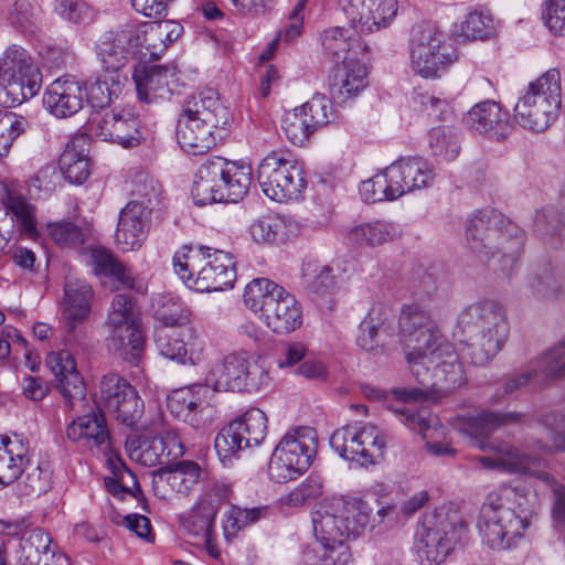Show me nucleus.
I'll return each instance as SVG.
<instances>
[{"instance_id":"27","label":"nucleus","mask_w":565,"mask_h":565,"mask_svg":"<svg viewBox=\"0 0 565 565\" xmlns=\"http://www.w3.org/2000/svg\"><path fill=\"white\" fill-rule=\"evenodd\" d=\"M128 29L134 35L131 39L137 44L140 60L147 56L152 60L159 58L183 31V26L172 20L128 24Z\"/></svg>"},{"instance_id":"54","label":"nucleus","mask_w":565,"mask_h":565,"mask_svg":"<svg viewBox=\"0 0 565 565\" xmlns=\"http://www.w3.org/2000/svg\"><path fill=\"white\" fill-rule=\"evenodd\" d=\"M234 428L239 431L245 447L260 445L267 431V417L259 408H252L242 417L232 422Z\"/></svg>"},{"instance_id":"2","label":"nucleus","mask_w":565,"mask_h":565,"mask_svg":"<svg viewBox=\"0 0 565 565\" xmlns=\"http://www.w3.org/2000/svg\"><path fill=\"white\" fill-rule=\"evenodd\" d=\"M399 339L412 374L424 388L404 390L403 399H417L429 388L450 392L466 382L462 365L430 315L408 305L399 317Z\"/></svg>"},{"instance_id":"24","label":"nucleus","mask_w":565,"mask_h":565,"mask_svg":"<svg viewBox=\"0 0 565 565\" xmlns=\"http://www.w3.org/2000/svg\"><path fill=\"white\" fill-rule=\"evenodd\" d=\"M344 14L359 33H374L391 25L397 14L396 0H339Z\"/></svg>"},{"instance_id":"36","label":"nucleus","mask_w":565,"mask_h":565,"mask_svg":"<svg viewBox=\"0 0 565 565\" xmlns=\"http://www.w3.org/2000/svg\"><path fill=\"white\" fill-rule=\"evenodd\" d=\"M366 76L367 67L360 57L342 62L330 76L331 97L338 103H345L355 97L366 87Z\"/></svg>"},{"instance_id":"37","label":"nucleus","mask_w":565,"mask_h":565,"mask_svg":"<svg viewBox=\"0 0 565 565\" xmlns=\"http://www.w3.org/2000/svg\"><path fill=\"white\" fill-rule=\"evenodd\" d=\"M182 114L198 117L201 121L218 130H225L231 118L228 108L221 100L217 92L212 88L192 95L185 102Z\"/></svg>"},{"instance_id":"32","label":"nucleus","mask_w":565,"mask_h":565,"mask_svg":"<svg viewBox=\"0 0 565 565\" xmlns=\"http://www.w3.org/2000/svg\"><path fill=\"white\" fill-rule=\"evenodd\" d=\"M387 175L398 196L430 186L434 167L422 157H401L387 166Z\"/></svg>"},{"instance_id":"3","label":"nucleus","mask_w":565,"mask_h":565,"mask_svg":"<svg viewBox=\"0 0 565 565\" xmlns=\"http://www.w3.org/2000/svg\"><path fill=\"white\" fill-rule=\"evenodd\" d=\"M533 507L530 499L512 487L489 493L478 519L482 542L494 551L513 547L530 526Z\"/></svg>"},{"instance_id":"25","label":"nucleus","mask_w":565,"mask_h":565,"mask_svg":"<svg viewBox=\"0 0 565 565\" xmlns=\"http://www.w3.org/2000/svg\"><path fill=\"white\" fill-rule=\"evenodd\" d=\"M154 340L159 353L179 364L196 365L204 359L205 340L191 327L181 330L160 329Z\"/></svg>"},{"instance_id":"23","label":"nucleus","mask_w":565,"mask_h":565,"mask_svg":"<svg viewBox=\"0 0 565 565\" xmlns=\"http://www.w3.org/2000/svg\"><path fill=\"white\" fill-rule=\"evenodd\" d=\"M92 125L98 137L122 148L138 147L145 140L138 118L127 109L98 111L93 116Z\"/></svg>"},{"instance_id":"28","label":"nucleus","mask_w":565,"mask_h":565,"mask_svg":"<svg viewBox=\"0 0 565 565\" xmlns=\"http://www.w3.org/2000/svg\"><path fill=\"white\" fill-rule=\"evenodd\" d=\"M203 471L191 460H183L152 472V489L160 499H170L174 493L186 495L199 483Z\"/></svg>"},{"instance_id":"50","label":"nucleus","mask_w":565,"mask_h":565,"mask_svg":"<svg viewBox=\"0 0 565 565\" xmlns=\"http://www.w3.org/2000/svg\"><path fill=\"white\" fill-rule=\"evenodd\" d=\"M88 265L97 276L109 277L121 285L134 288L131 271L120 264L107 248L95 246L88 249Z\"/></svg>"},{"instance_id":"63","label":"nucleus","mask_w":565,"mask_h":565,"mask_svg":"<svg viewBox=\"0 0 565 565\" xmlns=\"http://www.w3.org/2000/svg\"><path fill=\"white\" fill-rule=\"evenodd\" d=\"M214 448L220 460L227 465L232 461V458L242 449L246 448L244 440L239 431L234 428V425L230 423L226 427L221 429L214 440Z\"/></svg>"},{"instance_id":"61","label":"nucleus","mask_w":565,"mask_h":565,"mask_svg":"<svg viewBox=\"0 0 565 565\" xmlns=\"http://www.w3.org/2000/svg\"><path fill=\"white\" fill-rule=\"evenodd\" d=\"M301 111L306 114L309 124L312 125L313 130L327 126L335 118V113L330 99L323 95H315L311 99L299 106Z\"/></svg>"},{"instance_id":"58","label":"nucleus","mask_w":565,"mask_h":565,"mask_svg":"<svg viewBox=\"0 0 565 565\" xmlns=\"http://www.w3.org/2000/svg\"><path fill=\"white\" fill-rule=\"evenodd\" d=\"M306 116L299 107H296L286 111L281 118V129L288 140L296 146H302L315 132Z\"/></svg>"},{"instance_id":"52","label":"nucleus","mask_w":565,"mask_h":565,"mask_svg":"<svg viewBox=\"0 0 565 565\" xmlns=\"http://www.w3.org/2000/svg\"><path fill=\"white\" fill-rule=\"evenodd\" d=\"M428 146L433 156L445 161H452L461 150L460 136L452 127L438 126L429 130Z\"/></svg>"},{"instance_id":"49","label":"nucleus","mask_w":565,"mask_h":565,"mask_svg":"<svg viewBox=\"0 0 565 565\" xmlns=\"http://www.w3.org/2000/svg\"><path fill=\"white\" fill-rule=\"evenodd\" d=\"M126 79L121 74H114L105 70L102 71L96 77L90 78L87 85H84L85 97L94 108H99L100 111L109 110L107 106L113 97H116Z\"/></svg>"},{"instance_id":"51","label":"nucleus","mask_w":565,"mask_h":565,"mask_svg":"<svg viewBox=\"0 0 565 565\" xmlns=\"http://www.w3.org/2000/svg\"><path fill=\"white\" fill-rule=\"evenodd\" d=\"M296 228L291 221L275 216L255 220L249 227L253 239L257 243L275 244L282 243L290 237Z\"/></svg>"},{"instance_id":"35","label":"nucleus","mask_w":565,"mask_h":565,"mask_svg":"<svg viewBox=\"0 0 565 565\" xmlns=\"http://www.w3.org/2000/svg\"><path fill=\"white\" fill-rule=\"evenodd\" d=\"M72 441L78 443L92 451L106 455L110 450V436L104 414L93 412L78 416L66 428Z\"/></svg>"},{"instance_id":"56","label":"nucleus","mask_w":565,"mask_h":565,"mask_svg":"<svg viewBox=\"0 0 565 565\" xmlns=\"http://www.w3.org/2000/svg\"><path fill=\"white\" fill-rule=\"evenodd\" d=\"M156 319L164 327L183 324L189 319V311L183 303L172 295H159L152 300Z\"/></svg>"},{"instance_id":"17","label":"nucleus","mask_w":565,"mask_h":565,"mask_svg":"<svg viewBox=\"0 0 565 565\" xmlns=\"http://www.w3.org/2000/svg\"><path fill=\"white\" fill-rule=\"evenodd\" d=\"M457 60L454 46L433 26L417 31L411 43V67L423 78L435 79Z\"/></svg>"},{"instance_id":"33","label":"nucleus","mask_w":565,"mask_h":565,"mask_svg":"<svg viewBox=\"0 0 565 565\" xmlns=\"http://www.w3.org/2000/svg\"><path fill=\"white\" fill-rule=\"evenodd\" d=\"M84 99V84L73 76H63L49 85L43 103L52 115L65 118L79 111Z\"/></svg>"},{"instance_id":"62","label":"nucleus","mask_w":565,"mask_h":565,"mask_svg":"<svg viewBox=\"0 0 565 565\" xmlns=\"http://www.w3.org/2000/svg\"><path fill=\"white\" fill-rule=\"evenodd\" d=\"M495 32L492 15L482 11H472L461 23V34L468 40H483Z\"/></svg>"},{"instance_id":"45","label":"nucleus","mask_w":565,"mask_h":565,"mask_svg":"<svg viewBox=\"0 0 565 565\" xmlns=\"http://www.w3.org/2000/svg\"><path fill=\"white\" fill-rule=\"evenodd\" d=\"M224 202L242 200L252 184V167L242 161H230L220 157Z\"/></svg>"},{"instance_id":"5","label":"nucleus","mask_w":565,"mask_h":565,"mask_svg":"<svg viewBox=\"0 0 565 565\" xmlns=\"http://www.w3.org/2000/svg\"><path fill=\"white\" fill-rule=\"evenodd\" d=\"M458 327L467 337L463 356L475 365H484L502 349L509 337L505 309L494 300L473 302L458 317Z\"/></svg>"},{"instance_id":"31","label":"nucleus","mask_w":565,"mask_h":565,"mask_svg":"<svg viewBox=\"0 0 565 565\" xmlns=\"http://www.w3.org/2000/svg\"><path fill=\"white\" fill-rule=\"evenodd\" d=\"M134 36L128 25L117 31L103 34L96 43V55L103 70L120 74V71L132 60L138 57L137 44L132 42Z\"/></svg>"},{"instance_id":"44","label":"nucleus","mask_w":565,"mask_h":565,"mask_svg":"<svg viewBox=\"0 0 565 565\" xmlns=\"http://www.w3.org/2000/svg\"><path fill=\"white\" fill-rule=\"evenodd\" d=\"M29 462L28 448L19 439L0 438V489L13 483Z\"/></svg>"},{"instance_id":"41","label":"nucleus","mask_w":565,"mask_h":565,"mask_svg":"<svg viewBox=\"0 0 565 565\" xmlns=\"http://www.w3.org/2000/svg\"><path fill=\"white\" fill-rule=\"evenodd\" d=\"M58 166L68 182L83 183L90 173L88 139L83 135L71 139L60 156Z\"/></svg>"},{"instance_id":"57","label":"nucleus","mask_w":565,"mask_h":565,"mask_svg":"<svg viewBox=\"0 0 565 565\" xmlns=\"http://www.w3.org/2000/svg\"><path fill=\"white\" fill-rule=\"evenodd\" d=\"M394 183L390 181L387 175V167L373 178L365 180L360 185V194L364 202L375 203L385 200L393 201L398 199V193L394 188Z\"/></svg>"},{"instance_id":"14","label":"nucleus","mask_w":565,"mask_h":565,"mask_svg":"<svg viewBox=\"0 0 565 565\" xmlns=\"http://www.w3.org/2000/svg\"><path fill=\"white\" fill-rule=\"evenodd\" d=\"M0 104L15 107L32 98L41 87V73L30 54L12 45L0 57Z\"/></svg>"},{"instance_id":"34","label":"nucleus","mask_w":565,"mask_h":565,"mask_svg":"<svg viewBox=\"0 0 565 565\" xmlns=\"http://www.w3.org/2000/svg\"><path fill=\"white\" fill-rule=\"evenodd\" d=\"M466 126L480 135L501 140L512 131L509 113L495 102H482L475 105L463 118Z\"/></svg>"},{"instance_id":"59","label":"nucleus","mask_w":565,"mask_h":565,"mask_svg":"<svg viewBox=\"0 0 565 565\" xmlns=\"http://www.w3.org/2000/svg\"><path fill=\"white\" fill-rule=\"evenodd\" d=\"M29 128L30 122L25 117L0 110V157L7 156L13 140Z\"/></svg>"},{"instance_id":"6","label":"nucleus","mask_w":565,"mask_h":565,"mask_svg":"<svg viewBox=\"0 0 565 565\" xmlns=\"http://www.w3.org/2000/svg\"><path fill=\"white\" fill-rule=\"evenodd\" d=\"M207 246L184 245L172 257L175 275L198 292L221 291L233 287L235 264L230 253Z\"/></svg>"},{"instance_id":"38","label":"nucleus","mask_w":565,"mask_h":565,"mask_svg":"<svg viewBox=\"0 0 565 565\" xmlns=\"http://www.w3.org/2000/svg\"><path fill=\"white\" fill-rule=\"evenodd\" d=\"M218 129L200 119L182 114L177 125V140L191 154H202L215 146Z\"/></svg>"},{"instance_id":"40","label":"nucleus","mask_w":565,"mask_h":565,"mask_svg":"<svg viewBox=\"0 0 565 565\" xmlns=\"http://www.w3.org/2000/svg\"><path fill=\"white\" fill-rule=\"evenodd\" d=\"M220 164V157H213L206 159L199 167L191 190L196 205L224 202Z\"/></svg>"},{"instance_id":"64","label":"nucleus","mask_w":565,"mask_h":565,"mask_svg":"<svg viewBox=\"0 0 565 565\" xmlns=\"http://www.w3.org/2000/svg\"><path fill=\"white\" fill-rule=\"evenodd\" d=\"M49 234L62 247H78L85 242L84 230L72 222L50 224Z\"/></svg>"},{"instance_id":"48","label":"nucleus","mask_w":565,"mask_h":565,"mask_svg":"<svg viewBox=\"0 0 565 565\" xmlns=\"http://www.w3.org/2000/svg\"><path fill=\"white\" fill-rule=\"evenodd\" d=\"M390 310L383 306H373L359 326L356 344L364 351L373 352L380 347V337L387 333Z\"/></svg>"},{"instance_id":"16","label":"nucleus","mask_w":565,"mask_h":565,"mask_svg":"<svg viewBox=\"0 0 565 565\" xmlns=\"http://www.w3.org/2000/svg\"><path fill=\"white\" fill-rule=\"evenodd\" d=\"M105 326L107 345L119 356L132 360L142 350L145 337L130 297L118 294L113 298Z\"/></svg>"},{"instance_id":"39","label":"nucleus","mask_w":565,"mask_h":565,"mask_svg":"<svg viewBox=\"0 0 565 565\" xmlns=\"http://www.w3.org/2000/svg\"><path fill=\"white\" fill-rule=\"evenodd\" d=\"M321 45L324 54L337 62L364 56L367 49L354 28L343 26L326 29L321 34Z\"/></svg>"},{"instance_id":"11","label":"nucleus","mask_w":565,"mask_h":565,"mask_svg":"<svg viewBox=\"0 0 565 565\" xmlns=\"http://www.w3.org/2000/svg\"><path fill=\"white\" fill-rule=\"evenodd\" d=\"M467 526L455 510L440 509L426 515L417 531L416 550L422 563L438 565L446 561L463 539Z\"/></svg>"},{"instance_id":"20","label":"nucleus","mask_w":565,"mask_h":565,"mask_svg":"<svg viewBox=\"0 0 565 565\" xmlns=\"http://www.w3.org/2000/svg\"><path fill=\"white\" fill-rule=\"evenodd\" d=\"M98 404L127 427H134L143 411L136 388L117 374H108L102 379Z\"/></svg>"},{"instance_id":"10","label":"nucleus","mask_w":565,"mask_h":565,"mask_svg":"<svg viewBox=\"0 0 565 565\" xmlns=\"http://www.w3.org/2000/svg\"><path fill=\"white\" fill-rule=\"evenodd\" d=\"M561 73L550 68L531 82L514 106L516 122L533 131L545 130L557 117L561 107Z\"/></svg>"},{"instance_id":"15","label":"nucleus","mask_w":565,"mask_h":565,"mask_svg":"<svg viewBox=\"0 0 565 565\" xmlns=\"http://www.w3.org/2000/svg\"><path fill=\"white\" fill-rule=\"evenodd\" d=\"M270 376L265 366L250 361L246 351L227 354L205 375L212 391L253 392L267 386Z\"/></svg>"},{"instance_id":"9","label":"nucleus","mask_w":565,"mask_h":565,"mask_svg":"<svg viewBox=\"0 0 565 565\" xmlns=\"http://www.w3.org/2000/svg\"><path fill=\"white\" fill-rule=\"evenodd\" d=\"M132 193V200L119 213L115 243L121 252L138 250L145 243L151 223L152 209L160 204L162 189L153 179L140 174Z\"/></svg>"},{"instance_id":"1","label":"nucleus","mask_w":565,"mask_h":565,"mask_svg":"<svg viewBox=\"0 0 565 565\" xmlns=\"http://www.w3.org/2000/svg\"><path fill=\"white\" fill-rule=\"evenodd\" d=\"M514 419L515 416L513 414L481 412L475 416L468 417L460 430L469 436L473 447L489 452L478 459L484 468L507 472L529 473L548 483L552 488V521L557 529L565 530V486L556 482L548 472L532 470L530 467L532 463L540 461L541 455L565 450V418L557 414L547 415L544 423L548 441L542 444L541 440H537L533 444V449L530 454H521L507 443L495 440L488 441L484 439L495 428Z\"/></svg>"},{"instance_id":"13","label":"nucleus","mask_w":565,"mask_h":565,"mask_svg":"<svg viewBox=\"0 0 565 565\" xmlns=\"http://www.w3.org/2000/svg\"><path fill=\"white\" fill-rule=\"evenodd\" d=\"M256 178L264 194L277 202L296 201L307 188L302 163L285 150L267 153L258 163Z\"/></svg>"},{"instance_id":"55","label":"nucleus","mask_w":565,"mask_h":565,"mask_svg":"<svg viewBox=\"0 0 565 565\" xmlns=\"http://www.w3.org/2000/svg\"><path fill=\"white\" fill-rule=\"evenodd\" d=\"M302 280L308 290L319 295L329 294L335 288L333 268L318 260H307L302 265Z\"/></svg>"},{"instance_id":"22","label":"nucleus","mask_w":565,"mask_h":565,"mask_svg":"<svg viewBox=\"0 0 565 565\" xmlns=\"http://www.w3.org/2000/svg\"><path fill=\"white\" fill-rule=\"evenodd\" d=\"M212 390L206 383L173 391L168 397V408L180 420L195 429L212 423L214 408L210 403Z\"/></svg>"},{"instance_id":"8","label":"nucleus","mask_w":565,"mask_h":565,"mask_svg":"<svg viewBox=\"0 0 565 565\" xmlns=\"http://www.w3.org/2000/svg\"><path fill=\"white\" fill-rule=\"evenodd\" d=\"M245 306L258 315L275 333L286 334L301 327L302 309L284 287L267 278H255L245 287Z\"/></svg>"},{"instance_id":"47","label":"nucleus","mask_w":565,"mask_h":565,"mask_svg":"<svg viewBox=\"0 0 565 565\" xmlns=\"http://www.w3.org/2000/svg\"><path fill=\"white\" fill-rule=\"evenodd\" d=\"M51 536L41 529H32L20 542V565L55 563L57 555L51 546Z\"/></svg>"},{"instance_id":"7","label":"nucleus","mask_w":565,"mask_h":565,"mask_svg":"<svg viewBox=\"0 0 565 565\" xmlns=\"http://www.w3.org/2000/svg\"><path fill=\"white\" fill-rule=\"evenodd\" d=\"M372 508L358 498H332L320 504L312 519L315 536L321 548L335 550L347 539L365 533Z\"/></svg>"},{"instance_id":"19","label":"nucleus","mask_w":565,"mask_h":565,"mask_svg":"<svg viewBox=\"0 0 565 565\" xmlns=\"http://www.w3.org/2000/svg\"><path fill=\"white\" fill-rule=\"evenodd\" d=\"M98 404L127 427H134L143 411L136 388L117 374H108L102 379Z\"/></svg>"},{"instance_id":"30","label":"nucleus","mask_w":565,"mask_h":565,"mask_svg":"<svg viewBox=\"0 0 565 565\" xmlns=\"http://www.w3.org/2000/svg\"><path fill=\"white\" fill-rule=\"evenodd\" d=\"M46 364L54 374L60 392L68 408L83 406L85 402V384L77 372L73 354L66 350L52 352Z\"/></svg>"},{"instance_id":"21","label":"nucleus","mask_w":565,"mask_h":565,"mask_svg":"<svg viewBox=\"0 0 565 565\" xmlns=\"http://www.w3.org/2000/svg\"><path fill=\"white\" fill-rule=\"evenodd\" d=\"M98 404L127 427H134L143 411L136 388L117 374H108L102 379Z\"/></svg>"},{"instance_id":"53","label":"nucleus","mask_w":565,"mask_h":565,"mask_svg":"<svg viewBox=\"0 0 565 565\" xmlns=\"http://www.w3.org/2000/svg\"><path fill=\"white\" fill-rule=\"evenodd\" d=\"M162 443L157 436L140 439L131 437L126 440V451L129 458L146 467L167 463L163 457Z\"/></svg>"},{"instance_id":"46","label":"nucleus","mask_w":565,"mask_h":565,"mask_svg":"<svg viewBox=\"0 0 565 565\" xmlns=\"http://www.w3.org/2000/svg\"><path fill=\"white\" fill-rule=\"evenodd\" d=\"M401 236L399 227L382 220L361 223L350 230L349 238L361 247H376L391 243Z\"/></svg>"},{"instance_id":"42","label":"nucleus","mask_w":565,"mask_h":565,"mask_svg":"<svg viewBox=\"0 0 565 565\" xmlns=\"http://www.w3.org/2000/svg\"><path fill=\"white\" fill-rule=\"evenodd\" d=\"M92 298L93 290L86 281L79 279L66 280L64 316L67 320L70 333L74 334L76 324L88 318Z\"/></svg>"},{"instance_id":"12","label":"nucleus","mask_w":565,"mask_h":565,"mask_svg":"<svg viewBox=\"0 0 565 565\" xmlns=\"http://www.w3.org/2000/svg\"><path fill=\"white\" fill-rule=\"evenodd\" d=\"M317 448L318 435L312 427L299 426L288 430L270 457L269 478L277 483L297 479L311 466Z\"/></svg>"},{"instance_id":"18","label":"nucleus","mask_w":565,"mask_h":565,"mask_svg":"<svg viewBox=\"0 0 565 565\" xmlns=\"http://www.w3.org/2000/svg\"><path fill=\"white\" fill-rule=\"evenodd\" d=\"M330 446L342 458L369 466L382 458L386 441L376 426L356 423L337 429L330 437Z\"/></svg>"},{"instance_id":"29","label":"nucleus","mask_w":565,"mask_h":565,"mask_svg":"<svg viewBox=\"0 0 565 565\" xmlns=\"http://www.w3.org/2000/svg\"><path fill=\"white\" fill-rule=\"evenodd\" d=\"M178 73L174 64L137 66L132 78L139 99L152 103L169 98L178 87Z\"/></svg>"},{"instance_id":"43","label":"nucleus","mask_w":565,"mask_h":565,"mask_svg":"<svg viewBox=\"0 0 565 565\" xmlns=\"http://www.w3.org/2000/svg\"><path fill=\"white\" fill-rule=\"evenodd\" d=\"M541 373L545 379L565 375V340L546 351L536 361L530 372L515 376L505 383V392L511 393L524 385L530 379Z\"/></svg>"},{"instance_id":"26","label":"nucleus","mask_w":565,"mask_h":565,"mask_svg":"<svg viewBox=\"0 0 565 565\" xmlns=\"http://www.w3.org/2000/svg\"><path fill=\"white\" fill-rule=\"evenodd\" d=\"M21 190L22 183L19 180L10 179L4 183L2 203L6 216L0 221V237L3 241L12 237L15 223L23 234L33 236L36 233L35 207L25 200Z\"/></svg>"},{"instance_id":"60","label":"nucleus","mask_w":565,"mask_h":565,"mask_svg":"<svg viewBox=\"0 0 565 565\" xmlns=\"http://www.w3.org/2000/svg\"><path fill=\"white\" fill-rule=\"evenodd\" d=\"M404 417V423L413 430L418 431L424 439L433 438L439 434L438 418L433 416L428 408L414 409L411 406H405L401 411Z\"/></svg>"},{"instance_id":"4","label":"nucleus","mask_w":565,"mask_h":565,"mask_svg":"<svg viewBox=\"0 0 565 565\" xmlns=\"http://www.w3.org/2000/svg\"><path fill=\"white\" fill-rule=\"evenodd\" d=\"M468 247L493 270L509 273L524 243L518 225L494 210H481L467 221Z\"/></svg>"}]
</instances>
